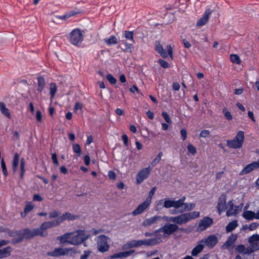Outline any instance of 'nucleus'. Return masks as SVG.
Masks as SVG:
<instances>
[{
  "label": "nucleus",
  "instance_id": "f257e3e1",
  "mask_svg": "<svg viewBox=\"0 0 259 259\" xmlns=\"http://www.w3.org/2000/svg\"><path fill=\"white\" fill-rule=\"evenodd\" d=\"M199 215V211H194L182 213L176 217H165L164 218L166 221L172 222L178 225L186 224L192 220L198 218Z\"/></svg>",
  "mask_w": 259,
  "mask_h": 259
},
{
  "label": "nucleus",
  "instance_id": "f03ea898",
  "mask_svg": "<svg viewBox=\"0 0 259 259\" xmlns=\"http://www.w3.org/2000/svg\"><path fill=\"white\" fill-rule=\"evenodd\" d=\"M89 237V235L85 234L84 230H77L71 233V236L69 244L78 245L81 244Z\"/></svg>",
  "mask_w": 259,
  "mask_h": 259
},
{
  "label": "nucleus",
  "instance_id": "7ed1b4c3",
  "mask_svg": "<svg viewBox=\"0 0 259 259\" xmlns=\"http://www.w3.org/2000/svg\"><path fill=\"white\" fill-rule=\"evenodd\" d=\"M162 241L160 238H152L145 240H133L127 243L130 248L136 247L145 245L147 246L154 245Z\"/></svg>",
  "mask_w": 259,
  "mask_h": 259
},
{
  "label": "nucleus",
  "instance_id": "20e7f679",
  "mask_svg": "<svg viewBox=\"0 0 259 259\" xmlns=\"http://www.w3.org/2000/svg\"><path fill=\"white\" fill-rule=\"evenodd\" d=\"M40 229L38 228L33 230H30L29 229H25L23 230L17 232V233L21 236L17 240L14 241L15 243L20 242L22 241L23 238L27 239L32 238L34 236L40 235Z\"/></svg>",
  "mask_w": 259,
  "mask_h": 259
},
{
  "label": "nucleus",
  "instance_id": "39448f33",
  "mask_svg": "<svg viewBox=\"0 0 259 259\" xmlns=\"http://www.w3.org/2000/svg\"><path fill=\"white\" fill-rule=\"evenodd\" d=\"M244 140V132L239 131L234 139L227 141V146L231 148H240L242 147Z\"/></svg>",
  "mask_w": 259,
  "mask_h": 259
},
{
  "label": "nucleus",
  "instance_id": "423d86ee",
  "mask_svg": "<svg viewBox=\"0 0 259 259\" xmlns=\"http://www.w3.org/2000/svg\"><path fill=\"white\" fill-rule=\"evenodd\" d=\"M77 251L73 248H56L53 251L48 252L47 254L50 256L58 257L68 254H75Z\"/></svg>",
  "mask_w": 259,
  "mask_h": 259
},
{
  "label": "nucleus",
  "instance_id": "0eeeda50",
  "mask_svg": "<svg viewBox=\"0 0 259 259\" xmlns=\"http://www.w3.org/2000/svg\"><path fill=\"white\" fill-rule=\"evenodd\" d=\"M179 230L178 225L173 223V224L167 223L163 227L155 231V233L158 232H163L164 234L170 235L177 232Z\"/></svg>",
  "mask_w": 259,
  "mask_h": 259
},
{
  "label": "nucleus",
  "instance_id": "6e6552de",
  "mask_svg": "<svg viewBox=\"0 0 259 259\" xmlns=\"http://www.w3.org/2000/svg\"><path fill=\"white\" fill-rule=\"evenodd\" d=\"M108 238L104 235H101L98 237L97 245L98 250L101 252L107 251L109 248L108 242Z\"/></svg>",
  "mask_w": 259,
  "mask_h": 259
},
{
  "label": "nucleus",
  "instance_id": "1a4fd4ad",
  "mask_svg": "<svg viewBox=\"0 0 259 259\" xmlns=\"http://www.w3.org/2000/svg\"><path fill=\"white\" fill-rule=\"evenodd\" d=\"M83 38V35L78 29H74L70 34L69 41L74 45H77L80 44Z\"/></svg>",
  "mask_w": 259,
  "mask_h": 259
},
{
  "label": "nucleus",
  "instance_id": "9d476101",
  "mask_svg": "<svg viewBox=\"0 0 259 259\" xmlns=\"http://www.w3.org/2000/svg\"><path fill=\"white\" fill-rule=\"evenodd\" d=\"M212 224L213 220L208 217H205L200 221L197 230L199 232L204 231Z\"/></svg>",
  "mask_w": 259,
  "mask_h": 259
},
{
  "label": "nucleus",
  "instance_id": "9b49d317",
  "mask_svg": "<svg viewBox=\"0 0 259 259\" xmlns=\"http://www.w3.org/2000/svg\"><path fill=\"white\" fill-rule=\"evenodd\" d=\"M152 169L151 166L142 169L136 176V182L138 184L141 183L149 175Z\"/></svg>",
  "mask_w": 259,
  "mask_h": 259
},
{
  "label": "nucleus",
  "instance_id": "f8f14e48",
  "mask_svg": "<svg viewBox=\"0 0 259 259\" xmlns=\"http://www.w3.org/2000/svg\"><path fill=\"white\" fill-rule=\"evenodd\" d=\"M218 242V239L214 235H211L206 239L200 241V243H204L205 246L210 248H212Z\"/></svg>",
  "mask_w": 259,
  "mask_h": 259
},
{
  "label": "nucleus",
  "instance_id": "ddd939ff",
  "mask_svg": "<svg viewBox=\"0 0 259 259\" xmlns=\"http://www.w3.org/2000/svg\"><path fill=\"white\" fill-rule=\"evenodd\" d=\"M59 223L58 222V219L52 221H48V222H45L44 223H42L41 226H40V228H38V229H40V235L41 236H44L45 235L44 234V230L49 229L55 226H57L59 225Z\"/></svg>",
  "mask_w": 259,
  "mask_h": 259
},
{
  "label": "nucleus",
  "instance_id": "4468645a",
  "mask_svg": "<svg viewBox=\"0 0 259 259\" xmlns=\"http://www.w3.org/2000/svg\"><path fill=\"white\" fill-rule=\"evenodd\" d=\"M238 238V235L236 234H231L228 238L226 242L222 246V248L227 249L233 248L235 243Z\"/></svg>",
  "mask_w": 259,
  "mask_h": 259
},
{
  "label": "nucleus",
  "instance_id": "2eb2a0df",
  "mask_svg": "<svg viewBox=\"0 0 259 259\" xmlns=\"http://www.w3.org/2000/svg\"><path fill=\"white\" fill-rule=\"evenodd\" d=\"M227 209L226 215L228 217L235 215L239 212V206L235 205L232 200L228 202Z\"/></svg>",
  "mask_w": 259,
  "mask_h": 259
},
{
  "label": "nucleus",
  "instance_id": "dca6fc26",
  "mask_svg": "<svg viewBox=\"0 0 259 259\" xmlns=\"http://www.w3.org/2000/svg\"><path fill=\"white\" fill-rule=\"evenodd\" d=\"M235 251L242 254L243 258H245L246 256L249 255H251V253L253 252V249L250 247H245L243 245H238L235 249Z\"/></svg>",
  "mask_w": 259,
  "mask_h": 259
},
{
  "label": "nucleus",
  "instance_id": "f3484780",
  "mask_svg": "<svg viewBox=\"0 0 259 259\" xmlns=\"http://www.w3.org/2000/svg\"><path fill=\"white\" fill-rule=\"evenodd\" d=\"M150 203L146 200L142 203L139 204L137 208L132 212V214L134 216L138 215L143 213L150 206Z\"/></svg>",
  "mask_w": 259,
  "mask_h": 259
},
{
  "label": "nucleus",
  "instance_id": "a211bd4d",
  "mask_svg": "<svg viewBox=\"0 0 259 259\" xmlns=\"http://www.w3.org/2000/svg\"><path fill=\"white\" fill-rule=\"evenodd\" d=\"M227 206L226 205V196L225 194H222L218 199V203L217 208L219 214H221L226 209Z\"/></svg>",
  "mask_w": 259,
  "mask_h": 259
},
{
  "label": "nucleus",
  "instance_id": "6ab92c4d",
  "mask_svg": "<svg viewBox=\"0 0 259 259\" xmlns=\"http://www.w3.org/2000/svg\"><path fill=\"white\" fill-rule=\"evenodd\" d=\"M259 168V159L256 161H254L246 165L240 171V175H244L251 172L255 169Z\"/></svg>",
  "mask_w": 259,
  "mask_h": 259
},
{
  "label": "nucleus",
  "instance_id": "aec40b11",
  "mask_svg": "<svg viewBox=\"0 0 259 259\" xmlns=\"http://www.w3.org/2000/svg\"><path fill=\"white\" fill-rule=\"evenodd\" d=\"M211 13V10L209 9L206 10L202 17L197 21L196 26L200 27L205 25L207 23Z\"/></svg>",
  "mask_w": 259,
  "mask_h": 259
},
{
  "label": "nucleus",
  "instance_id": "412c9836",
  "mask_svg": "<svg viewBox=\"0 0 259 259\" xmlns=\"http://www.w3.org/2000/svg\"><path fill=\"white\" fill-rule=\"evenodd\" d=\"M248 242L250 244V247L254 251L259 249V235H252L249 238Z\"/></svg>",
  "mask_w": 259,
  "mask_h": 259
},
{
  "label": "nucleus",
  "instance_id": "4be33fe9",
  "mask_svg": "<svg viewBox=\"0 0 259 259\" xmlns=\"http://www.w3.org/2000/svg\"><path fill=\"white\" fill-rule=\"evenodd\" d=\"M161 220V217L159 215H155L152 217L151 218L146 219L142 222V225L144 227H148L152 226L156 223H157L158 221Z\"/></svg>",
  "mask_w": 259,
  "mask_h": 259
},
{
  "label": "nucleus",
  "instance_id": "5701e85b",
  "mask_svg": "<svg viewBox=\"0 0 259 259\" xmlns=\"http://www.w3.org/2000/svg\"><path fill=\"white\" fill-rule=\"evenodd\" d=\"M78 217L76 215L72 214L70 212H66L65 214H63L60 217L58 218L57 219L59 224H60L64 221L69 220V221H73L77 219Z\"/></svg>",
  "mask_w": 259,
  "mask_h": 259
},
{
  "label": "nucleus",
  "instance_id": "b1692460",
  "mask_svg": "<svg viewBox=\"0 0 259 259\" xmlns=\"http://www.w3.org/2000/svg\"><path fill=\"white\" fill-rule=\"evenodd\" d=\"M12 251V247L8 246L0 249V258H3L9 257L11 254Z\"/></svg>",
  "mask_w": 259,
  "mask_h": 259
},
{
  "label": "nucleus",
  "instance_id": "393cba45",
  "mask_svg": "<svg viewBox=\"0 0 259 259\" xmlns=\"http://www.w3.org/2000/svg\"><path fill=\"white\" fill-rule=\"evenodd\" d=\"M0 111L1 113L7 118L9 119L12 118L11 114L9 109L6 108L5 105L3 102H0Z\"/></svg>",
  "mask_w": 259,
  "mask_h": 259
},
{
  "label": "nucleus",
  "instance_id": "a878e982",
  "mask_svg": "<svg viewBox=\"0 0 259 259\" xmlns=\"http://www.w3.org/2000/svg\"><path fill=\"white\" fill-rule=\"evenodd\" d=\"M195 207V204L194 203H184L183 204L182 208L179 212L182 213L185 211H188L192 210Z\"/></svg>",
  "mask_w": 259,
  "mask_h": 259
},
{
  "label": "nucleus",
  "instance_id": "bb28decb",
  "mask_svg": "<svg viewBox=\"0 0 259 259\" xmlns=\"http://www.w3.org/2000/svg\"><path fill=\"white\" fill-rule=\"evenodd\" d=\"M166 49L168 52V54L166 53V51L164 49H162V51L159 53L163 58H167L168 56V54L169 55L170 58L172 59V49L170 45H167L166 46Z\"/></svg>",
  "mask_w": 259,
  "mask_h": 259
},
{
  "label": "nucleus",
  "instance_id": "cd10ccee",
  "mask_svg": "<svg viewBox=\"0 0 259 259\" xmlns=\"http://www.w3.org/2000/svg\"><path fill=\"white\" fill-rule=\"evenodd\" d=\"M204 245L202 243L199 242V243L195 246L191 252V254L193 256H197L199 253H200L203 249Z\"/></svg>",
  "mask_w": 259,
  "mask_h": 259
},
{
  "label": "nucleus",
  "instance_id": "c85d7f7f",
  "mask_svg": "<svg viewBox=\"0 0 259 259\" xmlns=\"http://www.w3.org/2000/svg\"><path fill=\"white\" fill-rule=\"evenodd\" d=\"M238 226L237 220H234L230 222L226 227V231L227 233H229L235 230Z\"/></svg>",
  "mask_w": 259,
  "mask_h": 259
},
{
  "label": "nucleus",
  "instance_id": "c756f323",
  "mask_svg": "<svg viewBox=\"0 0 259 259\" xmlns=\"http://www.w3.org/2000/svg\"><path fill=\"white\" fill-rule=\"evenodd\" d=\"M71 233H67L64 235L58 237V239L60 241L61 243H67L69 244V241L71 238Z\"/></svg>",
  "mask_w": 259,
  "mask_h": 259
},
{
  "label": "nucleus",
  "instance_id": "7c9ffc66",
  "mask_svg": "<svg viewBox=\"0 0 259 259\" xmlns=\"http://www.w3.org/2000/svg\"><path fill=\"white\" fill-rule=\"evenodd\" d=\"M34 208V205L30 202H27L24 208V211L21 212V215L22 218H25L26 214L31 211Z\"/></svg>",
  "mask_w": 259,
  "mask_h": 259
},
{
  "label": "nucleus",
  "instance_id": "2f4dec72",
  "mask_svg": "<svg viewBox=\"0 0 259 259\" xmlns=\"http://www.w3.org/2000/svg\"><path fill=\"white\" fill-rule=\"evenodd\" d=\"M242 215L245 220L251 221L254 219L255 212L251 210H246L243 212Z\"/></svg>",
  "mask_w": 259,
  "mask_h": 259
},
{
  "label": "nucleus",
  "instance_id": "473e14b6",
  "mask_svg": "<svg viewBox=\"0 0 259 259\" xmlns=\"http://www.w3.org/2000/svg\"><path fill=\"white\" fill-rule=\"evenodd\" d=\"M134 31H124L122 32L123 37H124L126 40H130L133 42H135L134 38Z\"/></svg>",
  "mask_w": 259,
  "mask_h": 259
},
{
  "label": "nucleus",
  "instance_id": "72a5a7b5",
  "mask_svg": "<svg viewBox=\"0 0 259 259\" xmlns=\"http://www.w3.org/2000/svg\"><path fill=\"white\" fill-rule=\"evenodd\" d=\"M57 91L56 84L52 82L50 84V94L51 95V100L52 101Z\"/></svg>",
  "mask_w": 259,
  "mask_h": 259
},
{
  "label": "nucleus",
  "instance_id": "f704fd0d",
  "mask_svg": "<svg viewBox=\"0 0 259 259\" xmlns=\"http://www.w3.org/2000/svg\"><path fill=\"white\" fill-rule=\"evenodd\" d=\"M37 81L38 87L37 90L39 92H41L44 89V87L46 85V81L44 78L42 76H39L37 78Z\"/></svg>",
  "mask_w": 259,
  "mask_h": 259
},
{
  "label": "nucleus",
  "instance_id": "c9c22d12",
  "mask_svg": "<svg viewBox=\"0 0 259 259\" xmlns=\"http://www.w3.org/2000/svg\"><path fill=\"white\" fill-rule=\"evenodd\" d=\"M104 41L108 46L115 45L118 42L116 37L114 35H111L109 38L104 39Z\"/></svg>",
  "mask_w": 259,
  "mask_h": 259
},
{
  "label": "nucleus",
  "instance_id": "e433bc0d",
  "mask_svg": "<svg viewBox=\"0 0 259 259\" xmlns=\"http://www.w3.org/2000/svg\"><path fill=\"white\" fill-rule=\"evenodd\" d=\"M122 42L125 46V48L123 50L124 52H132L134 49L133 45L127 42L126 40H122Z\"/></svg>",
  "mask_w": 259,
  "mask_h": 259
},
{
  "label": "nucleus",
  "instance_id": "4c0bfd02",
  "mask_svg": "<svg viewBox=\"0 0 259 259\" xmlns=\"http://www.w3.org/2000/svg\"><path fill=\"white\" fill-rule=\"evenodd\" d=\"M163 154L162 152H160L158 153V154L157 155L156 158L152 161V162L150 164L151 167L152 168L155 166L157 163H159L160 161L161 156H162Z\"/></svg>",
  "mask_w": 259,
  "mask_h": 259
},
{
  "label": "nucleus",
  "instance_id": "58836bf2",
  "mask_svg": "<svg viewBox=\"0 0 259 259\" xmlns=\"http://www.w3.org/2000/svg\"><path fill=\"white\" fill-rule=\"evenodd\" d=\"M230 60L233 63L237 64H241V60L239 57L236 54H232L230 55Z\"/></svg>",
  "mask_w": 259,
  "mask_h": 259
},
{
  "label": "nucleus",
  "instance_id": "ea45409f",
  "mask_svg": "<svg viewBox=\"0 0 259 259\" xmlns=\"http://www.w3.org/2000/svg\"><path fill=\"white\" fill-rule=\"evenodd\" d=\"M25 160L23 158H22L20 161V169H21L20 177L21 179H23L24 177V173H25Z\"/></svg>",
  "mask_w": 259,
  "mask_h": 259
},
{
  "label": "nucleus",
  "instance_id": "a19ab883",
  "mask_svg": "<svg viewBox=\"0 0 259 259\" xmlns=\"http://www.w3.org/2000/svg\"><path fill=\"white\" fill-rule=\"evenodd\" d=\"M223 113L225 118L228 120H231L233 119L231 113L227 110V108L224 107L223 108Z\"/></svg>",
  "mask_w": 259,
  "mask_h": 259
},
{
  "label": "nucleus",
  "instance_id": "79ce46f5",
  "mask_svg": "<svg viewBox=\"0 0 259 259\" xmlns=\"http://www.w3.org/2000/svg\"><path fill=\"white\" fill-rule=\"evenodd\" d=\"M164 199H161L158 201H157L156 202L155 205V209L156 210H159L161 209L164 207Z\"/></svg>",
  "mask_w": 259,
  "mask_h": 259
},
{
  "label": "nucleus",
  "instance_id": "37998d69",
  "mask_svg": "<svg viewBox=\"0 0 259 259\" xmlns=\"http://www.w3.org/2000/svg\"><path fill=\"white\" fill-rule=\"evenodd\" d=\"M164 202V207L166 208H169L172 207L173 200L169 199L168 198H165Z\"/></svg>",
  "mask_w": 259,
  "mask_h": 259
},
{
  "label": "nucleus",
  "instance_id": "c03bdc74",
  "mask_svg": "<svg viewBox=\"0 0 259 259\" xmlns=\"http://www.w3.org/2000/svg\"><path fill=\"white\" fill-rule=\"evenodd\" d=\"M156 188L155 187L152 188L149 193L148 197L146 199V201H148L149 203H151L152 198L155 194Z\"/></svg>",
  "mask_w": 259,
  "mask_h": 259
},
{
  "label": "nucleus",
  "instance_id": "a18cd8bd",
  "mask_svg": "<svg viewBox=\"0 0 259 259\" xmlns=\"http://www.w3.org/2000/svg\"><path fill=\"white\" fill-rule=\"evenodd\" d=\"M187 149L188 152L193 155L197 152L196 148L191 144H189L188 145Z\"/></svg>",
  "mask_w": 259,
  "mask_h": 259
},
{
  "label": "nucleus",
  "instance_id": "49530a36",
  "mask_svg": "<svg viewBox=\"0 0 259 259\" xmlns=\"http://www.w3.org/2000/svg\"><path fill=\"white\" fill-rule=\"evenodd\" d=\"M73 151L78 154V156L80 155L81 154V149L80 146L78 144H74L73 145Z\"/></svg>",
  "mask_w": 259,
  "mask_h": 259
},
{
  "label": "nucleus",
  "instance_id": "de8ad7c7",
  "mask_svg": "<svg viewBox=\"0 0 259 259\" xmlns=\"http://www.w3.org/2000/svg\"><path fill=\"white\" fill-rule=\"evenodd\" d=\"M19 160V155L18 153H16L14 155V157L13 161V166L15 167H18Z\"/></svg>",
  "mask_w": 259,
  "mask_h": 259
},
{
  "label": "nucleus",
  "instance_id": "09e8293b",
  "mask_svg": "<svg viewBox=\"0 0 259 259\" xmlns=\"http://www.w3.org/2000/svg\"><path fill=\"white\" fill-rule=\"evenodd\" d=\"M182 207L183 204L179 200L176 201L173 200L172 207L179 209L180 208H182Z\"/></svg>",
  "mask_w": 259,
  "mask_h": 259
},
{
  "label": "nucleus",
  "instance_id": "8fccbe9b",
  "mask_svg": "<svg viewBox=\"0 0 259 259\" xmlns=\"http://www.w3.org/2000/svg\"><path fill=\"white\" fill-rule=\"evenodd\" d=\"M92 251L90 250H84L83 254H82L80 259H88L89 257L91 255Z\"/></svg>",
  "mask_w": 259,
  "mask_h": 259
},
{
  "label": "nucleus",
  "instance_id": "3c124183",
  "mask_svg": "<svg viewBox=\"0 0 259 259\" xmlns=\"http://www.w3.org/2000/svg\"><path fill=\"white\" fill-rule=\"evenodd\" d=\"M106 78L111 84H114L116 82V78L111 74L107 75Z\"/></svg>",
  "mask_w": 259,
  "mask_h": 259
},
{
  "label": "nucleus",
  "instance_id": "603ef678",
  "mask_svg": "<svg viewBox=\"0 0 259 259\" xmlns=\"http://www.w3.org/2000/svg\"><path fill=\"white\" fill-rule=\"evenodd\" d=\"M134 251H135L134 250H131L129 251L121 252V258L127 257L130 256L132 253L134 252Z\"/></svg>",
  "mask_w": 259,
  "mask_h": 259
},
{
  "label": "nucleus",
  "instance_id": "864d4df0",
  "mask_svg": "<svg viewBox=\"0 0 259 259\" xmlns=\"http://www.w3.org/2000/svg\"><path fill=\"white\" fill-rule=\"evenodd\" d=\"M134 251H135L134 250H131L129 251L121 252V258L127 257L130 256L132 253L134 252Z\"/></svg>",
  "mask_w": 259,
  "mask_h": 259
},
{
  "label": "nucleus",
  "instance_id": "5fc2aeb1",
  "mask_svg": "<svg viewBox=\"0 0 259 259\" xmlns=\"http://www.w3.org/2000/svg\"><path fill=\"white\" fill-rule=\"evenodd\" d=\"M1 166L4 175H5V177H7L8 176V171L4 159H2L1 160Z\"/></svg>",
  "mask_w": 259,
  "mask_h": 259
},
{
  "label": "nucleus",
  "instance_id": "6e6d98bb",
  "mask_svg": "<svg viewBox=\"0 0 259 259\" xmlns=\"http://www.w3.org/2000/svg\"><path fill=\"white\" fill-rule=\"evenodd\" d=\"M162 116H163V117L164 118L166 122H167L168 123H171V120L169 117V115H168V114L166 112H162Z\"/></svg>",
  "mask_w": 259,
  "mask_h": 259
},
{
  "label": "nucleus",
  "instance_id": "4d7b16f0",
  "mask_svg": "<svg viewBox=\"0 0 259 259\" xmlns=\"http://www.w3.org/2000/svg\"><path fill=\"white\" fill-rule=\"evenodd\" d=\"M210 132L208 130H203L201 132L200 134V137L202 138H206L209 135Z\"/></svg>",
  "mask_w": 259,
  "mask_h": 259
},
{
  "label": "nucleus",
  "instance_id": "13d9d810",
  "mask_svg": "<svg viewBox=\"0 0 259 259\" xmlns=\"http://www.w3.org/2000/svg\"><path fill=\"white\" fill-rule=\"evenodd\" d=\"M158 62L160 64V65L164 68H167L169 67L168 63L163 60L159 59L158 60Z\"/></svg>",
  "mask_w": 259,
  "mask_h": 259
},
{
  "label": "nucleus",
  "instance_id": "bf43d9fd",
  "mask_svg": "<svg viewBox=\"0 0 259 259\" xmlns=\"http://www.w3.org/2000/svg\"><path fill=\"white\" fill-rule=\"evenodd\" d=\"M59 215V211H56V210H54L53 211H52V212H50V213H49V218L50 219L56 218H58Z\"/></svg>",
  "mask_w": 259,
  "mask_h": 259
},
{
  "label": "nucleus",
  "instance_id": "052dcab7",
  "mask_svg": "<svg viewBox=\"0 0 259 259\" xmlns=\"http://www.w3.org/2000/svg\"><path fill=\"white\" fill-rule=\"evenodd\" d=\"M259 225L258 223H251L248 227V229L250 230H255V229H256L258 227Z\"/></svg>",
  "mask_w": 259,
  "mask_h": 259
},
{
  "label": "nucleus",
  "instance_id": "680f3d73",
  "mask_svg": "<svg viewBox=\"0 0 259 259\" xmlns=\"http://www.w3.org/2000/svg\"><path fill=\"white\" fill-rule=\"evenodd\" d=\"M82 104L80 102H77L75 103L74 110L75 112H76L78 110H81L82 108Z\"/></svg>",
  "mask_w": 259,
  "mask_h": 259
},
{
  "label": "nucleus",
  "instance_id": "e2e57ef3",
  "mask_svg": "<svg viewBox=\"0 0 259 259\" xmlns=\"http://www.w3.org/2000/svg\"><path fill=\"white\" fill-rule=\"evenodd\" d=\"M52 159L54 164L56 165H59V162L57 159V155L56 153H53L52 155Z\"/></svg>",
  "mask_w": 259,
  "mask_h": 259
},
{
  "label": "nucleus",
  "instance_id": "0e129e2a",
  "mask_svg": "<svg viewBox=\"0 0 259 259\" xmlns=\"http://www.w3.org/2000/svg\"><path fill=\"white\" fill-rule=\"evenodd\" d=\"M180 133L183 141H184L187 138V131L185 129H182L180 131Z\"/></svg>",
  "mask_w": 259,
  "mask_h": 259
},
{
  "label": "nucleus",
  "instance_id": "69168bd1",
  "mask_svg": "<svg viewBox=\"0 0 259 259\" xmlns=\"http://www.w3.org/2000/svg\"><path fill=\"white\" fill-rule=\"evenodd\" d=\"M108 177L111 180H114L116 178V175L113 171L110 170L108 172Z\"/></svg>",
  "mask_w": 259,
  "mask_h": 259
},
{
  "label": "nucleus",
  "instance_id": "338daca9",
  "mask_svg": "<svg viewBox=\"0 0 259 259\" xmlns=\"http://www.w3.org/2000/svg\"><path fill=\"white\" fill-rule=\"evenodd\" d=\"M163 49L162 46L159 43L155 45V50L158 53L162 51Z\"/></svg>",
  "mask_w": 259,
  "mask_h": 259
},
{
  "label": "nucleus",
  "instance_id": "774afa93",
  "mask_svg": "<svg viewBox=\"0 0 259 259\" xmlns=\"http://www.w3.org/2000/svg\"><path fill=\"white\" fill-rule=\"evenodd\" d=\"M172 89L175 91H179L180 88V85L178 82H174L172 83Z\"/></svg>",
  "mask_w": 259,
  "mask_h": 259
}]
</instances>
